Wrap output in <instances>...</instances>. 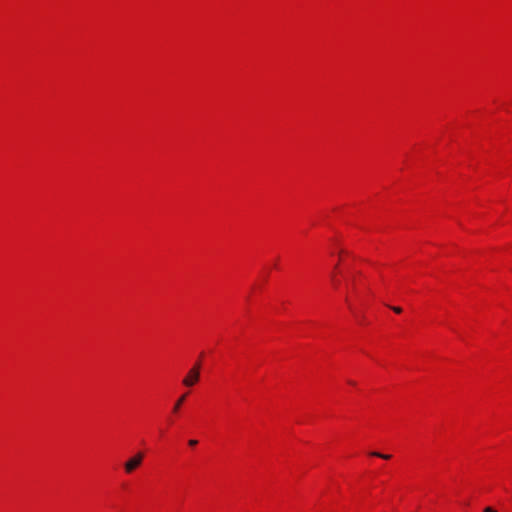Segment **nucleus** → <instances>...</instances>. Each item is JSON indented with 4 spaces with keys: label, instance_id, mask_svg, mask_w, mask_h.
Returning a JSON list of instances; mask_svg holds the SVG:
<instances>
[{
    "label": "nucleus",
    "instance_id": "1",
    "mask_svg": "<svg viewBox=\"0 0 512 512\" xmlns=\"http://www.w3.org/2000/svg\"><path fill=\"white\" fill-rule=\"evenodd\" d=\"M143 458H144V454L142 452H138L133 457L128 459L124 463L125 472L127 474H131L135 469H137L141 465Z\"/></svg>",
    "mask_w": 512,
    "mask_h": 512
},
{
    "label": "nucleus",
    "instance_id": "2",
    "mask_svg": "<svg viewBox=\"0 0 512 512\" xmlns=\"http://www.w3.org/2000/svg\"><path fill=\"white\" fill-rule=\"evenodd\" d=\"M199 379L200 372H198V367H192L184 377L182 383L186 387H192L199 381Z\"/></svg>",
    "mask_w": 512,
    "mask_h": 512
},
{
    "label": "nucleus",
    "instance_id": "3",
    "mask_svg": "<svg viewBox=\"0 0 512 512\" xmlns=\"http://www.w3.org/2000/svg\"><path fill=\"white\" fill-rule=\"evenodd\" d=\"M186 397H187V394H184V395L179 397V399L175 402V404L173 406V413H177L179 411L181 405L186 400Z\"/></svg>",
    "mask_w": 512,
    "mask_h": 512
},
{
    "label": "nucleus",
    "instance_id": "4",
    "mask_svg": "<svg viewBox=\"0 0 512 512\" xmlns=\"http://www.w3.org/2000/svg\"><path fill=\"white\" fill-rule=\"evenodd\" d=\"M371 456H374V457H378V458H381V459H385V460H388L391 458V455H388V454H382L380 452H371L370 453Z\"/></svg>",
    "mask_w": 512,
    "mask_h": 512
},
{
    "label": "nucleus",
    "instance_id": "5",
    "mask_svg": "<svg viewBox=\"0 0 512 512\" xmlns=\"http://www.w3.org/2000/svg\"><path fill=\"white\" fill-rule=\"evenodd\" d=\"M391 309L396 312V313H401L402 312V309L400 307H397V306H393L391 307Z\"/></svg>",
    "mask_w": 512,
    "mask_h": 512
},
{
    "label": "nucleus",
    "instance_id": "6",
    "mask_svg": "<svg viewBox=\"0 0 512 512\" xmlns=\"http://www.w3.org/2000/svg\"><path fill=\"white\" fill-rule=\"evenodd\" d=\"M197 443H198V441H197V440H194V439L189 440V442H188V444H189L190 446H195V445H197Z\"/></svg>",
    "mask_w": 512,
    "mask_h": 512
},
{
    "label": "nucleus",
    "instance_id": "7",
    "mask_svg": "<svg viewBox=\"0 0 512 512\" xmlns=\"http://www.w3.org/2000/svg\"><path fill=\"white\" fill-rule=\"evenodd\" d=\"M484 512H496V510H494V509H493V508H491V507H486V508L484 509Z\"/></svg>",
    "mask_w": 512,
    "mask_h": 512
},
{
    "label": "nucleus",
    "instance_id": "8",
    "mask_svg": "<svg viewBox=\"0 0 512 512\" xmlns=\"http://www.w3.org/2000/svg\"><path fill=\"white\" fill-rule=\"evenodd\" d=\"M193 367H198V372H200L201 364L199 362L195 363Z\"/></svg>",
    "mask_w": 512,
    "mask_h": 512
},
{
    "label": "nucleus",
    "instance_id": "9",
    "mask_svg": "<svg viewBox=\"0 0 512 512\" xmlns=\"http://www.w3.org/2000/svg\"><path fill=\"white\" fill-rule=\"evenodd\" d=\"M332 281H333V283L335 284V286H337V285H338V281L335 279L334 275H332Z\"/></svg>",
    "mask_w": 512,
    "mask_h": 512
}]
</instances>
